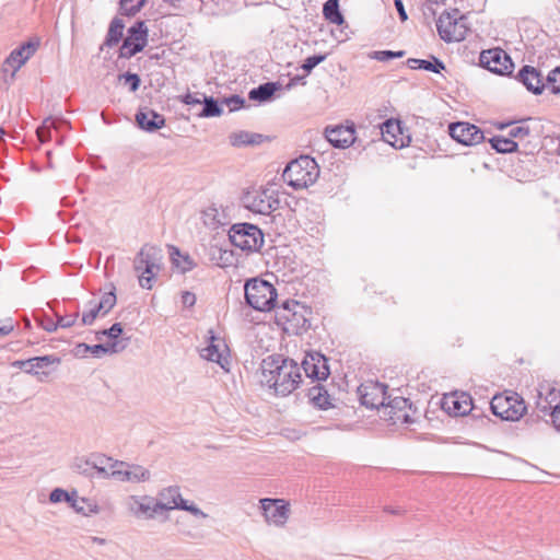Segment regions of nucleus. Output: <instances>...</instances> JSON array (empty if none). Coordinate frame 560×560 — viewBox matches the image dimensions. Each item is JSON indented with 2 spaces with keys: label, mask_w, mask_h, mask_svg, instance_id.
<instances>
[{
  "label": "nucleus",
  "mask_w": 560,
  "mask_h": 560,
  "mask_svg": "<svg viewBox=\"0 0 560 560\" xmlns=\"http://www.w3.org/2000/svg\"><path fill=\"white\" fill-rule=\"evenodd\" d=\"M261 382L275 393L287 396L295 390L302 381L301 368L292 359L269 357L262 361Z\"/></svg>",
  "instance_id": "obj_1"
},
{
  "label": "nucleus",
  "mask_w": 560,
  "mask_h": 560,
  "mask_svg": "<svg viewBox=\"0 0 560 560\" xmlns=\"http://www.w3.org/2000/svg\"><path fill=\"white\" fill-rule=\"evenodd\" d=\"M163 253L158 246L145 244L133 259V270L137 273L139 285L151 290L154 280L162 270Z\"/></svg>",
  "instance_id": "obj_2"
},
{
  "label": "nucleus",
  "mask_w": 560,
  "mask_h": 560,
  "mask_svg": "<svg viewBox=\"0 0 560 560\" xmlns=\"http://www.w3.org/2000/svg\"><path fill=\"white\" fill-rule=\"evenodd\" d=\"M319 176V167L316 161L302 155L291 161L283 171V180L294 189H304L313 185Z\"/></svg>",
  "instance_id": "obj_3"
},
{
  "label": "nucleus",
  "mask_w": 560,
  "mask_h": 560,
  "mask_svg": "<svg viewBox=\"0 0 560 560\" xmlns=\"http://www.w3.org/2000/svg\"><path fill=\"white\" fill-rule=\"evenodd\" d=\"M244 291L247 304L254 310L269 312L275 308L278 294L270 282L254 278L246 281Z\"/></svg>",
  "instance_id": "obj_4"
},
{
  "label": "nucleus",
  "mask_w": 560,
  "mask_h": 560,
  "mask_svg": "<svg viewBox=\"0 0 560 560\" xmlns=\"http://www.w3.org/2000/svg\"><path fill=\"white\" fill-rule=\"evenodd\" d=\"M440 37L445 42H460L468 32L467 18L457 9L443 12L436 21Z\"/></svg>",
  "instance_id": "obj_5"
},
{
  "label": "nucleus",
  "mask_w": 560,
  "mask_h": 560,
  "mask_svg": "<svg viewBox=\"0 0 560 560\" xmlns=\"http://www.w3.org/2000/svg\"><path fill=\"white\" fill-rule=\"evenodd\" d=\"M229 238L235 247L247 253L257 252L264 245V233L250 223L233 224L229 231Z\"/></svg>",
  "instance_id": "obj_6"
},
{
  "label": "nucleus",
  "mask_w": 560,
  "mask_h": 560,
  "mask_svg": "<svg viewBox=\"0 0 560 560\" xmlns=\"http://www.w3.org/2000/svg\"><path fill=\"white\" fill-rule=\"evenodd\" d=\"M35 51L32 40L13 49L0 67V80L9 88L15 81L18 71L31 59Z\"/></svg>",
  "instance_id": "obj_7"
},
{
  "label": "nucleus",
  "mask_w": 560,
  "mask_h": 560,
  "mask_svg": "<svg viewBox=\"0 0 560 560\" xmlns=\"http://www.w3.org/2000/svg\"><path fill=\"white\" fill-rule=\"evenodd\" d=\"M154 503L158 513L160 511L177 509L187 511L198 518L208 517V514L199 509L195 503L188 504L187 501L182 498L179 488L176 486L166 487L160 490Z\"/></svg>",
  "instance_id": "obj_8"
},
{
  "label": "nucleus",
  "mask_w": 560,
  "mask_h": 560,
  "mask_svg": "<svg viewBox=\"0 0 560 560\" xmlns=\"http://www.w3.org/2000/svg\"><path fill=\"white\" fill-rule=\"evenodd\" d=\"M244 207L258 214L269 215L279 208L278 192L271 188L248 190L242 198Z\"/></svg>",
  "instance_id": "obj_9"
},
{
  "label": "nucleus",
  "mask_w": 560,
  "mask_h": 560,
  "mask_svg": "<svg viewBox=\"0 0 560 560\" xmlns=\"http://www.w3.org/2000/svg\"><path fill=\"white\" fill-rule=\"evenodd\" d=\"M490 405L492 412L504 420H518L526 412L525 401L514 392L494 395Z\"/></svg>",
  "instance_id": "obj_10"
},
{
  "label": "nucleus",
  "mask_w": 560,
  "mask_h": 560,
  "mask_svg": "<svg viewBox=\"0 0 560 560\" xmlns=\"http://www.w3.org/2000/svg\"><path fill=\"white\" fill-rule=\"evenodd\" d=\"M383 416L392 424H411L416 421L417 410L409 399L395 397L383 409Z\"/></svg>",
  "instance_id": "obj_11"
},
{
  "label": "nucleus",
  "mask_w": 560,
  "mask_h": 560,
  "mask_svg": "<svg viewBox=\"0 0 560 560\" xmlns=\"http://www.w3.org/2000/svg\"><path fill=\"white\" fill-rule=\"evenodd\" d=\"M479 65L500 75H509L512 73L514 63L511 57L501 48H491L483 50L479 56Z\"/></svg>",
  "instance_id": "obj_12"
},
{
  "label": "nucleus",
  "mask_w": 560,
  "mask_h": 560,
  "mask_svg": "<svg viewBox=\"0 0 560 560\" xmlns=\"http://www.w3.org/2000/svg\"><path fill=\"white\" fill-rule=\"evenodd\" d=\"M265 522L283 527L290 516V505L282 499L264 498L259 500Z\"/></svg>",
  "instance_id": "obj_13"
},
{
  "label": "nucleus",
  "mask_w": 560,
  "mask_h": 560,
  "mask_svg": "<svg viewBox=\"0 0 560 560\" xmlns=\"http://www.w3.org/2000/svg\"><path fill=\"white\" fill-rule=\"evenodd\" d=\"M148 43V28L144 22H137L128 30V35L120 47V57L131 58L141 51Z\"/></svg>",
  "instance_id": "obj_14"
},
{
  "label": "nucleus",
  "mask_w": 560,
  "mask_h": 560,
  "mask_svg": "<svg viewBox=\"0 0 560 560\" xmlns=\"http://www.w3.org/2000/svg\"><path fill=\"white\" fill-rule=\"evenodd\" d=\"M386 389L387 386L385 384L369 381L358 387V395L361 404L365 407L372 409L382 407L384 409L387 399Z\"/></svg>",
  "instance_id": "obj_15"
},
{
  "label": "nucleus",
  "mask_w": 560,
  "mask_h": 560,
  "mask_svg": "<svg viewBox=\"0 0 560 560\" xmlns=\"http://www.w3.org/2000/svg\"><path fill=\"white\" fill-rule=\"evenodd\" d=\"M448 133L460 144L475 145L483 140V132L475 125L458 121L448 126Z\"/></svg>",
  "instance_id": "obj_16"
},
{
  "label": "nucleus",
  "mask_w": 560,
  "mask_h": 560,
  "mask_svg": "<svg viewBox=\"0 0 560 560\" xmlns=\"http://www.w3.org/2000/svg\"><path fill=\"white\" fill-rule=\"evenodd\" d=\"M200 355L202 359L215 362L223 370L229 371V348L221 338L211 335L209 343L200 349Z\"/></svg>",
  "instance_id": "obj_17"
},
{
  "label": "nucleus",
  "mask_w": 560,
  "mask_h": 560,
  "mask_svg": "<svg viewBox=\"0 0 560 560\" xmlns=\"http://www.w3.org/2000/svg\"><path fill=\"white\" fill-rule=\"evenodd\" d=\"M305 375L313 381H324L329 375L326 358L318 353H307L301 364Z\"/></svg>",
  "instance_id": "obj_18"
},
{
  "label": "nucleus",
  "mask_w": 560,
  "mask_h": 560,
  "mask_svg": "<svg viewBox=\"0 0 560 560\" xmlns=\"http://www.w3.org/2000/svg\"><path fill=\"white\" fill-rule=\"evenodd\" d=\"M117 467L118 471H116V480L120 482L140 483L145 482L151 478L150 470L141 465L119 460Z\"/></svg>",
  "instance_id": "obj_19"
},
{
  "label": "nucleus",
  "mask_w": 560,
  "mask_h": 560,
  "mask_svg": "<svg viewBox=\"0 0 560 560\" xmlns=\"http://www.w3.org/2000/svg\"><path fill=\"white\" fill-rule=\"evenodd\" d=\"M382 138L394 148H404L409 143V136L402 131L399 120L388 119L381 127Z\"/></svg>",
  "instance_id": "obj_20"
},
{
  "label": "nucleus",
  "mask_w": 560,
  "mask_h": 560,
  "mask_svg": "<svg viewBox=\"0 0 560 560\" xmlns=\"http://www.w3.org/2000/svg\"><path fill=\"white\" fill-rule=\"evenodd\" d=\"M128 511L136 517L151 520L158 513L154 499L148 495H131L126 502Z\"/></svg>",
  "instance_id": "obj_21"
},
{
  "label": "nucleus",
  "mask_w": 560,
  "mask_h": 560,
  "mask_svg": "<svg viewBox=\"0 0 560 560\" xmlns=\"http://www.w3.org/2000/svg\"><path fill=\"white\" fill-rule=\"evenodd\" d=\"M325 136L326 139L336 148H348L355 141V130L353 125L327 127Z\"/></svg>",
  "instance_id": "obj_22"
},
{
  "label": "nucleus",
  "mask_w": 560,
  "mask_h": 560,
  "mask_svg": "<svg viewBox=\"0 0 560 560\" xmlns=\"http://www.w3.org/2000/svg\"><path fill=\"white\" fill-rule=\"evenodd\" d=\"M442 408L452 416H465L471 410V398L464 393L445 395L442 399Z\"/></svg>",
  "instance_id": "obj_23"
},
{
  "label": "nucleus",
  "mask_w": 560,
  "mask_h": 560,
  "mask_svg": "<svg viewBox=\"0 0 560 560\" xmlns=\"http://www.w3.org/2000/svg\"><path fill=\"white\" fill-rule=\"evenodd\" d=\"M126 348L124 341H106L105 343L89 346L80 343L75 347V354L86 357L90 353L93 357L100 358L106 353H118Z\"/></svg>",
  "instance_id": "obj_24"
},
{
  "label": "nucleus",
  "mask_w": 560,
  "mask_h": 560,
  "mask_svg": "<svg viewBox=\"0 0 560 560\" xmlns=\"http://www.w3.org/2000/svg\"><path fill=\"white\" fill-rule=\"evenodd\" d=\"M517 80L534 94H541L545 90V80L534 67L524 66L517 73Z\"/></svg>",
  "instance_id": "obj_25"
},
{
  "label": "nucleus",
  "mask_w": 560,
  "mask_h": 560,
  "mask_svg": "<svg viewBox=\"0 0 560 560\" xmlns=\"http://www.w3.org/2000/svg\"><path fill=\"white\" fill-rule=\"evenodd\" d=\"M139 127L147 131H155L164 126V117L154 110H140L136 115Z\"/></svg>",
  "instance_id": "obj_26"
},
{
  "label": "nucleus",
  "mask_w": 560,
  "mask_h": 560,
  "mask_svg": "<svg viewBox=\"0 0 560 560\" xmlns=\"http://www.w3.org/2000/svg\"><path fill=\"white\" fill-rule=\"evenodd\" d=\"M210 260L220 268L231 267L235 262L234 254L231 249L213 245L209 249Z\"/></svg>",
  "instance_id": "obj_27"
},
{
  "label": "nucleus",
  "mask_w": 560,
  "mask_h": 560,
  "mask_svg": "<svg viewBox=\"0 0 560 560\" xmlns=\"http://www.w3.org/2000/svg\"><path fill=\"white\" fill-rule=\"evenodd\" d=\"M69 504L77 513L83 515L97 514L100 512L98 505L93 500L80 498L77 491H72Z\"/></svg>",
  "instance_id": "obj_28"
},
{
  "label": "nucleus",
  "mask_w": 560,
  "mask_h": 560,
  "mask_svg": "<svg viewBox=\"0 0 560 560\" xmlns=\"http://www.w3.org/2000/svg\"><path fill=\"white\" fill-rule=\"evenodd\" d=\"M281 85L278 82H267L264 84H260L258 88H255L249 91L248 97L252 101H258V102H267L271 100L273 94L280 90Z\"/></svg>",
  "instance_id": "obj_29"
},
{
  "label": "nucleus",
  "mask_w": 560,
  "mask_h": 560,
  "mask_svg": "<svg viewBox=\"0 0 560 560\" xmlns=\"http://www.w3.org/2000/svg\"><path fill=\"white\" fill-rule=\"evenodd\" d=\"M203 224L210 229H215L224 224L225 214L214 206L206 208L201 213Z\"/></svg>",
  "instance_id": "obj_30"
},
{
  "label": "nucleus",
  "mask_w": 560,
  "mask_h": 560,
  "mask_svg": "<svg viewBox=\"0 0 560 560\" xmlns=\"http://www.w3.org/2000/svg\"><path fill=\"white\" fill-rule=\"evenodd\" d=\"M324 18L336 25H341L345 22L343 15L339 10V0H327L323 7Z\"/></svg>",
  "instance_id": "obj_31"
},
{
  "label": "nucleus",
  "mask_w": 560,
  "mask_h": 560,
  "mask_svg": "<svg viewBox=\"0 0 560 560\" xmlns=\"http://www.w3.org/2000/svg\"><path fill=\"white\" fill-rule=\"evenodd\" d=\"M408 66L411 69H423L435 73H439L441 70L444 69L443 62L434 57L432 58V60L410 58L408 59Z\"/></svg>",
  "instance_id": "obj_32"
},
{
  "label": "nucleus",
  "mask_w": 560,
  "mask_h": 560,
  "mask_svg": "<svg viewBox=\"0 0 560 560\" xmlns=\"http://www.w3.org/2000/svg\"><path fill=\"white\" fill-rule=\"evenodd\" d=\"M171 259L173 265L180 271L187 272L195 267L194 260L187 254H182L176 247H172Z\"/></svg>",
  "instance_id": "obj_33"
},
{
  "label": "nucleus",
  "mask_w": 560,
  "mask_h": 560,
  "mask_svg": "<svg viewBox=\"0 0 560 560\" xmlns=\"http://www.w3.org/2000/svg\"><path fill=\"white\" fill-rule=\"evenodd\" d=\"M124 27H125V25H124L122 20L116 18L112 21L109 28H108L107 36H106V40H105V44L108 47H113L119 43V40L122 36Z\"/></svg>",
  "instance_id": "obj_34"
},
{
  "label": "nucleus",
  "mask_w": 560,
  "mask_h": 560,
  "mask_svg": "<svg viewBox=\"0 0 560 560\" xmlns=\"http://www.w3.org/2000/svg\"><path fill=\"white\" fill-rule=\"evenodd\" d=\"M491 147L500 153H511L517 150V143L511 138L495 136L491 140Z\"/></svg>",
  "instance_id": "obj_35"
},
{
  "label": "nucleus",
  "mask_w": 560,
  "mask_h": 560,
  "mask_svg": "<svg viewBox=\"0 0 560 560\" xmlns=\"http://www.w3.org/2000/svg\"><path fill=\"white\" fill-rule=\"evenodd\" d=\"M310 396L314 405L322 409H326L331 406L330 396L328 395L327 390L320 386H314L310 390Z\"/></svg>",
  "instance_id": "obj_36"
},
{
  "label": "nucleus",
  "mask_w": 560,
  "mask_h": 560,
  "mask_svg": "<svg viewBox=\"0 0 560 560\" xmlns=\"http://www.w3.org/2000/svg\"><path fill=\"white\" fill-rule=\"evenodd\" d=\"M56 121L52 118H46L40 127H37V141L44 143L52 138V132L57 133Z\"/></svg>",
  "instance_id": "obj_37"
},
{
  "label": "nucleus",
  "mask_w": 560,
  "mask_h": 560,
  "mask_svg": "<svg viewBox=\"0 0 560 560\" xmlns=\"http://www.w3.org/2000/svg\"><path fill=\"white\" fill-rule=\"evenodd\" d=\"M201 96L203 97V108L200 113L201 117H217L222 114V108L219 106L217 101L212 97H207L205 95Z\"/></svg>",
  "instance_id": "obj_38"
},
{
  "label": "nucleus",
  "mask_w": 560,
  "mask_h": 560,
  "mask_svg": "<svg viewBox=\"0 0 560 560\" xmlns=\"http://www.w3.org/2000/svg\"><path fill=\"white\" fill-rule=\"evenodd\" d=\"M545 90L560 94V67L551 70L545 80Z\"/></svg>",
  "instance_id": "obj_39"
},
{
  "label": "nucleus",
  "mask_w": 560,
  "mask_h": 560,
  "mask_svg": "<svg viewBox=\"0 0 560 560\" xmlns=\"http://www.w3.org/2000/svg\"><path fill=\"white\" fill-rule=\"evenodd\" d=\"M144 3L145 0H120V11L126 15H135Z\"/></svg>",
  "instance_id": "obj_40"
},
{
  "label": "nucleus",
  "mask_w": 560,
  "mask_h": 560,
  "mask_svg": "<svg viewBox=\"0 0 560 560\" xmlns=\"http://www.w3.org/2000/svg\"><path fill=\"white\" fill-rule=\"evenodd\" d=\"M121 334L122 326L120 323H116L110 328L97 332V339L101 340L102 336H106L108 338V341H120L118 338L120 337ZM122 341L127 343L128 339Z\"/></svg>",
  "instance_id": "obj_41"
},
{
  "label": "nucleus",
  "mask_w": 560,
  "mask_h": 560,
  "mask_svg": "<svg viewBox=\"0 0 560 560\" xmlns=\"http://www.w3.org/2000/svg\"><path fill=\"white\" fill-rule=\"evenodd\" d=\"M101 313L103 314V311L98 310V305L95 302H90L89 310L82 315V325H92Z\"/></svg>",
  "instance_id": "obj_42"
},
{
  "label": "nucleus",
  "mask_w": 560,
  "mask_h": 560,
  "mask_svg": "<svg viewBox=\"0 0 560 560\" xmlns=\"http://www.w3.org/2000/svg\"><path fill=\"white\" fill-rule=\"evenodd\" d=\"M98 310L103 311V315L107 314L116 304V295L113 292L105 293L102 300L96 303Z\"/></svg>",
  "instance_id": "obj_43"
},
{
  "label": "nucleus",
  "mask_w": 560,
  "mask_h": 560,
  "mask_svg": "<svg viewBox=\"0 0 560 560\" xmlns=\"http://www.w3.org/2000/svg\"><path fill=\"white\" fill-rule=\"evenodd\" d=\"M529 132H530L529 127L524 124H521V125L512 126L511 129L509 130V136L511 137V139L523 140L529 136Z\"/></svg>",
  "instance_id": "obj_44"
},
{
  "label": "nucleus",
  "mask_w": 560,
  "mask_h": 560,
  "mask_svg": "<svg viewBox=\"0 0 560 560\" xmlns=\"http://www.w3.org/2000/svg\"><path fill=\"white\" fill-rule=\"evenodd\" d=\"M71 497H72V492L69 493V492L65 491L63 489L56 488L55 490L51 491V493L49 495V500L52 503H59L62 501L70 503Z\"/></svg>",
  "instance_id": "obj_45"
},
{
  "label": "nucleus",
  "mask_w": 560,
  "mask_h": 560,
  "mask_svg": "<svg viewBox=\"0 0 560 560\" xmlns=\"http://www.w3.org/2000/svg\"><path fill=\"white\" fill-rule=\"evenodd\" d=\"M325 58H326L325 55H314V56L307 57L304 60V63L302 65V69L306 73H310L317 65H319L322 61H324Z\"/></svg>",
  "instance_id": "obj_46"
},
{
  "label": "nucleus",
  "mask_w": 560,
  "mask_h": 560,
  "mask_svg": "<svg viewBox=\"0 0 560 560\" xmlns=\"http://www.w3.org/2000/svg\"><path fill=\"white\" fill-rule=\"evenodd\" d=\"M117 464H119V460H116L112 464H108L104 467H100L97 474L103 478H113L116 480V471H118Z\"/></svg>",
  "instance_id": "obj_47"
},
{
  "label": "nucleus",
  "mask_w": 560,
  "mask_h": 560,
  "mask_svg": "<svg viewBox=\"0 0 560 560\" xmlns=\"http://www.w3.org/2000/svg\"><path fill=\"white\" fill-rule=\"evenodd\" d=\"M404 56V51H392V50H381L374 51L373 58L378 61H388L394 58H400Z\"/></svg>",
  "instance_id": "obj_48"
},
{
  "label": "nucleus",
  "mask_w": 560,
  "mask_h": 560,
  "mask_svg": "<svg viewBox=\"0 0 560 560\" xmlns=\"http://www.w3.org/2000/svg\"><path fill=\"white\" fill-rule=\"evenodd\" d=\"M120 79H124V81L130 85V90L132 92H136L140 86L141 81H140L139 75L136 73L127 72V73L120 75Z\"/></svg>",
  "instance_id": "obj_49"
},
{
  "label": "nucleus",
  "mask_w": 560,
  "mask_h": 560,
  "mask_svg": "<svg viewBox=\"0 0 560 560\" xmlns=\"http://www.w3.org/2000/svg\"><path fill=\"white\" fill-rule=\"evenodd\" d=\"M49 364L54 365L52 370H55L59 364V359L49 355L37 357V376L39 375L38 370Z\"/></svg>",
  "instance_id": "obj_50"
},
{
  "label": "nucleus",
  "mask_w": 560,
  "mask_h": 560,
  "mask_svg": "<svg viewBox=\"0 0 560 560\" xmlns=\"http://www.w3.org/2000/svg\"><path fill=\"white\" fill-rule=\"evenodd\" d=\"M78 319V314H71L66 316H58L57 318V327L69 328L75 324Z\"/></svg>",
  "instance_id": "obj_51"
},
{
  "label": "nucleus",
  "mask_w": 560,
  "mask_h": 560,
  "mask_svg": "<svg viewBox=\"0 0 560 560\" xmlns=\"http://www.w3.org/2000/svg\"><path fill=\"white\" fill-rule=\"evenodd\" d=\"M233 144H252L255 142L254 135L240 132L233 136Z\"/></svg>",
  "instance_id": "obj_52"
},
{
  "label": "nucleus",
  "mask_w": 560,
  "mask_h": 560,
  "mask_svg": "<svg viewBox=\"0 0 560 560\" xmlns=\"http://www.w3.org/2000/svg\"><path fill=\"white\" fill-rule=\"evenodd\" d=\"M117 459H114L112 457H108V456H105V455H96L93 457L92 459V466L94 469L98 470L100 467H104L108 464H112L114 462H116Z\"/></svg>",
  "instance_id": "obj_53"
},
{
  "label": "nucleus",
  "mask_w": 560,
  "mask_h": 560,
  "mask_svg": "<svg viewBox=\"0 0 560 560\" xmlns=\"http://www.w3.org/2000/svg\"><path fill=\"white\" fill-rule=\"evenodd\" d=\"M244 103L245 101L238 95L225 98V104L229 106L230 110H236L243 107Z\"/></svg>",
  "instance_id": "obj_54"
},
{
  "label": "nucleus",
  "mask_w": 560,
  "mask_h": 560,
  "mask_svg": "<svg viewBox=\"0 0 560 560\" xmlns=\"http://www.w3.org/2000/svg\"><path fill=\"white\" fill-rule=\"evenodd\" d=\"M13 366H18L22 370H24L27 373H31L33 369L35 368V358L28 359L26 361H15L13 363Z\"/></svg>",
  "instance_id": "obj_55"
},
{
  "label": "nucleus",
  "mask_w": 560,
  "mask_h": 560,
  "mask_svg": "<svg viewBox=\"0 0 560 560\" xmlns=\"http://www.w3.org/2000/svg\"><path fill=\"white\" fill-rule=\"evenodd\" d=\"M14 328L13 320L11 318L0 319V336L9 335Z\"/></svg>",
  "instance_id": "obj_56"
},
{
  "label": "nucleus",
  "mask_w": 560,
  "mask_h": 560,
  "mask_svg": "<svg viewBox=\"0 0 560 560\" xmlns=\"http://www.w3.org/2000/svg\"><path fill=\"white\" fill-rule=\"evenodd\" d=\"M550 416L555 428L560 431V402L552 408Z\"/></svg>",
  "instance_id": "obj_57"
},
{
  "label": "nucleus",
  "mask_w": 560,
  "mask_h": 560,
  "mask_svg": "<svg viewBox=\"0 0 560 560\" xmlns=\"http://www.w3.org/2000/svg\"><path fill=\"white\" fill-rule=\"evenodd\" d=\"M183 102L187 105H195L203 103V100L199 97V94L188 93L184 96Z\"/></svg>",
  "instance_id": "obj_58"
},
{
  "label": "nucleus",
  "mask_w": 560,
  "mask_h": 560,
  "mask_svg": "<svg viewBox=\"0 0 560 560\" xmlns=\"http://www.w3.org/2000/svg\"><path fill=\"white\" fill-rule=\"evenodd\" d=\"M182 302L186 306H192L196 303V295L191 292L185 291L182 294Z\"/></svg>",
  "instance_id": "obj_59"
},
{
  "label": "nucleus",
  "mask_w": 560,
  "mask_h": 560,
  "mask_svg": "<svg viewBox=\"0 0 560 560\" xmlns=\"http://www.w3.org/2000/svg\"><path fill=\"white\" fill-rule=\"evenodd\" d=\"M395 7L398 11L400 20L404 22L408 19L401 0H394Z\"/></svg>",
  "instance_id": "obj_60"
},
{
  "label": "nucleus",
  "mask_w": 560,
  "mask_h": 560,
  "mask_svg": "<svg viewBox=\"0 0 560 560\" xmlns=\"http://www.w3.org/2000/svg\"><path fill=\"white\" fill-rule=\"evenodd\" d=\"M40 325L47 331H54L57 329V323H54L51 319L42 320Z\"/></svg>",
  "instance_id": "obj_61"
},
{
  "label": "nucleus",
  "mask_w": 560,
  "mask_h": 560,
  "mask_svg": "<svg viewBox=\"0 0 560 560\" xmlns=\"http://www.w3.org/2000/svg\"><path fill=\"white\" fill-rule=\"evenodd\" d=\"M384 511H385L386 513L395 514V515H401V514L404 513V511H402L400 508H396V509H394V508H390V506H386V508L384 509Z\"/></svg>",
  "instance_id": "obj_62"
},
{
  "label": "nucleus",
  "mask_w": 560,
  "mask_h": 560,
  "mask_svg": "<svg viewBox=\"0 0 560 560\" xmlns=\"http://www.w3.org/2000/svg\"><path fill=\"white\" fill-rule=\"evenodd\" d=\"M90 540L93 542V544H96V545H105L106 544V539L105 538H102V537H96V536H93V537H90Z\"/></svg>",
  "instance_id": "obj_63"
},
{
  "label": "nucleus",
  "mask_w": 560,
  "mask_h": 560,
  "mask_svg": "<svg viewBox=\"0 0 560 560\" xmlns=\"http://www.w3.org/2000/svg\"><path fill=\"white\" fill-rule=\"evenodd\" d=\"M298 80H299V78H294V79H292V80H291V82L288 84V86H287V88H288V89L292 88V86L295 84V82H296Z\"/></svg>",
  "instance_id": "obj_64"
}]
</instances>
